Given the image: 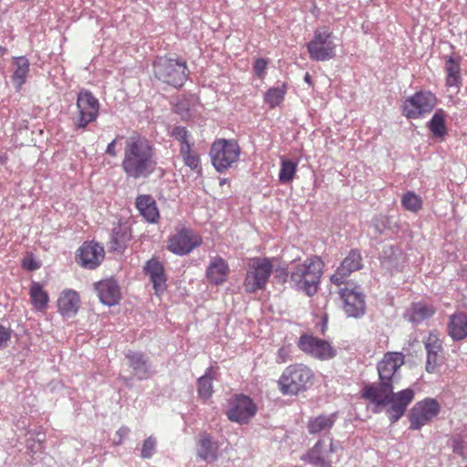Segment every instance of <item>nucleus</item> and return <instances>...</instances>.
<instances>
[{
    "instance_id": "f257e3e1",
    "label": "nucleus",
    "mask_w": 467,
    "mask_h": 467,
    "mask_svg": "<svg viewBox=\"0 0 467 467\" xmlns=\"http://www.w3.org/2000/svg\"><path fill=\"white\" fill-rule=\"evenodd\" d=\"M405 364V356L401 352H387L378 361V383L367 384L361 391V398L368 400L378 406H387V401L400 379V371Z\"/></svg>"
},
{
    "instance_id": "f03ea898",
    "label": "nucleus",
    "mask_w": 467,
    "mask_h": 467,
    "mask_svg": "<svg viewBox=\"0 0 467 467\" xmlns=\"http://www.w3.org/2000/svg\"><path fill=\"white\" fill-rule=\"evenodd\" d=\"M155 150L142 135H132L126 140L121 168L127 177L134 180L148 177L155 170Z\"/></svg>"
},
{
    "instance_id": "7ed1b4c3",
    "label": "nucleus",
    "mask_w": 467,
    "mask_h": 467,
    "mask_svg": "<svg viewBox=\"0 0 467 467\" xmlns=\"http://www.w3.org/2000/svg\"><path fill=\"white\" fill-rule=\"evenodd\" d=\"M323 262L320 257L310 256L305 261H293L289 271L282 269L285 279L290 276L291 283L308 296L317 292V286L323 274Z\"/></svg>"
},
{
    "instance_id": "20e7f679",
    "label": "nucleus",
    "mask_w": 467,
    "mask_h": 467,
    "mask_svg": "<svg viewBox=\"0 0 467 467\" xmlns=\"http://www.w3.org/2000/svg\"><path fill=\"white\" fill-rule=\"evenodd\" d=\"M152 67L157 79L174 88L182 87L190 75L186 60L180 57L161 55L154 58Z\"/></svg>"
},
{
    "instance_id": "39448f33",
    "label": "nucleus",
    "mask_w": 467,
    "mask_h": 467,
    "mask_svg": "<svg viewBox=\"0 0 467 467\" xmlns=\"http://www.w3.org/2000/svg\"><path fill=\"white\" fill-rule=\"evenodd\" d=\"M314 379L315 374L311 368L306 364L296 363L288 365L282 371L277 386L283 395H298L307 390Z\"/></svg>"
},
{
    "instance_id": "423d86ee",
    "label": "nucleus",
    "mask_w": 467,
    "mask_h": 467,
    "mask_svg": "<svg viewBox=\"0 0 467 467\" xmlns=\"http://www.w3.org/2000/svg\"><path fill=\"white\" fill-rule=\"evenodd\" d=\"M438 98L431 90L421 89L404 99L400 112L407 119H420L434 110Z\"/></svg>"
},
{
    "instance_id": "0eeeda50",
    "label": "nucleus",
    "mask_w": 467,
    "mask_h": 467,
    "mask_svg": "<svg viewBox=\"0 0 467 467\" xmlns=\"http://www.w3.org/2000/svg\"><path fill=\"white\" fill-rule=\"evenodd\" d=\"M241 147L234 139H216L210 148V157L214 169L223 172L238 161Z\"/></svg>"
},
{
    "instance_id": "6e6552de",
    "label": "nucleus",
    "mask_w": 467,
    "mask_h": 467,
    "mask_svg": "<svg viewBox=\"0 0 467 467\" xmlns=\"http://www.w3.org/2000/svg\"><path fill=\"white\" fill-rule=\"evenodd\" d=\"M273 261L268 257L252 258L244 280L245 291L253 294L263 290L273 272Z\"/></svg>"
},
{
    "instance_id": "1a4fd4ad",
    "label": "nucleus",
    "mask_w": 467,
    "mask_h": 467,
    "mask_svg": "<svg viewBox=\"0 0 467 467\" xmlns=\"http://www.w3.org/2000/svg\"><path fill=\"white\" fill-rule=\"evenodd\" d=\"M308 54L315 61H327L337 54V45L333 41V32L327 27H318L314 38L307 44Z\"/></svg>"
},
{
    "instance_id": "9d476101",
    "label": "nucleus",
    "mask_w": 467,
    "mask_h": 467,
    "mask_svg": "<svg viewBox=\"0 0 467 467\" xmlns=\"http://www.w3.org/2000/svg\"><path fill=\"white\" fill-rule=\"evenodd\" d=\"M344 287L338 290V295L343 301V309L348 317H358L365 313V295L361 287L354 283H346Z\"/></svg>"
},
{
    "instance_id": "9b49d317",
    "label": "nucleus",
    "mask_w": 467,
    "mask_h": 467,
    "mask_svg": "<svg viewBox=\"0 0 467 467\" xmlns=\"http://www.w3.org/2000/svg\"><path fill=\"white\" fill-rule=\"evenodd\" d=\"M297 347L304 353L319 360H329V358L337 357V350L330 342L311 334L301 335Z\"/></svg>"
},
{
    "instance_id": "f8f14e48",
    "label": "nucleus",
    "mask_w": 467,
    "mask_h": 467,
    "mask_svg": "<svg viewBox=\"0 0 467 467\" xmlns=\"http://www.w3.org/2000/svg\"><path fill=\"white\" fill-rule=\"evenodd\" d=\"M78 128H86L93 123L99 116V102L90 90L82 89L77 98Z\"/></svg>"
},
{
    "instance_id": "ddd939ff",
    "label": "nucleus",
    "mask_w": 467,
    "mask_h": 467,
    "mask_svg": "<svg viewBox=\"0 0 467 467\" xmlns=\"http://www.w3.org/2000/svg\"><path fill=\"white\" fill-rule=\"evenodd\" d=\"M202 237L189 228H182L168 239V250L175 254H187L202 245Z\"/></svg>"
},
{
    "instance_id": "4468645a",
    "label": "nucleus",
    "mask_w": 467,
    "mask_h": 467,
    "mask_svg": "<svg viewBox=\"0 0 467 467\" xmlns=\"http://www.w3.org/2000/svg\"><path fill=\"white\" fill-rule=\"evenodd\" d=\"M441 410V404L434 398H426L418 401L410 413V428L417 430L434 420Z\"/></svg>"
},
{
    "instance_id": "2eb2a0df",
    "label": "nucleus",
    "mask_w": 467,
    "mask_h": 467,
    "mask_svg": "<svg viewBox=\"0 0 467 467\" xmlns=\"http://www.w3.org/2000/svg\"><path fill=\"white\" fill-rule=\"evenodd\" d=\"M227 416L230 420L247 422L256 414V405L247 395L237 394L229 400Z\"/></svg>"
},
{
    "instance_id": "dca6fc26",
    "label": "nucleus",
    "mask_w": 467,
    "mask_h": 467,
    "mask_svg": "<svg viewBox=\"0 0 467 467\" xmlns=\"http://www.w3.org/2000/svg\"><path fill=\"white\" fill-rule=\"evenodd\" d=\"M362 254L358 250H350L348 256L344 258L341 265L337 268L334 275L330 276V281L336 286L348 283V276L353 272L362 268Z\"/></svg>"
},
{
    "instance_id": "f3484780",
    "label": "nucleus",
    "mask_w": 467,
    "mask_h": 467,
    "mask_svg": "<svg viewBox=\"0 0 467 467\" xmlns=\"http://www.w3.org/2000/svg\"><path fill=\"white\" fill-rule=\"evenodd\" d=\"M415 398V393L411 388H406L394 393L392 390L387 401L389 405L387 413L389 420L395 422L403 416L409 403L412 402Z\"/></svg>"
},
{
    "instance_id": "a211bd4d",
    "label": "nucleus",
    "mask_w": 467,
    "mask_h": 467,
    "mask_svg": "<svg viewBox=\"0 0 467 467\" xmlns=\"http://www.w3.org/2000/svg\"><path fill=\"white\" fill-rule=\"evenodd\" d=\"M104 257V247L94 242L84 243L80 248H78L77 254L78 265L88 269L97 268V266L101 264Z\"/></svg>"
},
{
    "instance_id": "6ab92c4d",
    "label": "nucleus",
    "mask_w": 467,
    "mask_h": 467,
    "mask_svg": "<svg viewBox=\"0 0 467 467\" xmlns=\"http://www.w3.org/2000/svg\"><path fill=\"white\" fill-rule=\"evenodd\" d=\"M230 272L227 261L222 256H214L206 269V276L210 283L220 285L226 282Z\"/></svg>"
},
{
    "instance_id": "aec40b11",
    "label": "nucleus",
    "mask_w": 467,
    "mask_h": 467,
    "mask_svg": "<svg viewBox=\"0 0 467 467\" xmlns=\"http://www.w3.org/2000/svg\"><path fill=\"white\" fill-rule=\"evenodd\" d=\"M79 303L80 298L77 291L71 289L63 290L57 299L58 312L66 317H72L76 315Z\"/></svg>"
},
{
    "instance_id": "412c9836",
    "label": "nucleus",
    "mask_w": 467,
    "mask_h": 467,
    "mask_svg": "<svg viewBox=\"0 0 467 467\" xmlns=\"http://www.w3.org/2000/svg\"><path fill=\"white\" fill-rule=\"evenodd\" d=\"M135 206L140 215L150 223H155L160 218V212L155 199L150 194H140L135 200Z\"/></svg>"
},
{
    "instance_id": "4be33fe9",
    "label": "nucleus",
    "mask_w": 467,
    "mask_h": 467,
    "mask_svg": "<svg viewBox=\"0 0 467 467\" xmlns=\"http://www.w3.org/2000/svg\"><path fill=\"white\" fill-rule=\"evenodd\" d=\"M144 271L146 275L150 276L156 294L166 289L167 276L164 273L161 262L155 260V258H151L147 262Z\"/></svg>"
},
{
    "instance_id": "5701e85b",
    "label": "nucleus",
    "mask_w": 467,
    "mask_h": 467,
    "mask_svg": "<svg viewBox=\"0 0 467 467\" xmlns=\"http://www.w3.org/2000/svg\"><path fill=\"white\" fill-rule=\"evenodd\" d=\"M96 290L100 301L107 304V306H114V304L119 303L121 297L119 287L112 279L101 280L97 283Z\"/></svg>"
},
{
    "instance_id": "b1692460",
    "label": "nucleus",
    "mask_w": 467,
    "mask_h": 467,
    "mask_svg": "<svg viewBox=\"0 0 467 467\" xmlns=\"http://www.w3.org/2000/svg\"><path fill=\"white\" fill-rule=\"evenodd\" d=\"M447 335L453 340H462L467 338V314L464 312H456L448 318Z\"/></svg>"
},
{
    "instance_id": "393cba45",
    "label": "nucleus",
    "mask_w": 467,
    "mask_h": 467,
    "mask_svg": "<svg viewBox=\"0 0 467 467\" xmlns=\"http://www.w3.org/2000/svg\"><path fill=\"white\" fill-rule=\"evenodd\" d=\"M197 454L206 462H214L218 458L219 446L213 441L211 434L202 431L199 435Z\"/></svg>"
},
{
    "instance_id": "a878e982",
    "label": "nucleus",
    "mask_w": 467,
    "mask_h": 467,
    "mask_svg": "<svg viewBox=\"0 0 467 467\" xmlns=\"http://www.w3.org/2000/svg\"><path fill=\"white\" fill-rule=\"evenodd\" d=\"M337 421V413H330L329 415H318L310 417L307 421L308 432L312 435H317L323 431H330L335 422Z\"/></svg>"
},
{
    "instance_id": "bb28decb",
    "label": "nucleus",
    "mask_w": 467,
    "mask_h": 467,
    "mask_svg": "<svg viewBox=\"0 0 467 467\" xmlns=\"http://www.w3.org/2000/svg\"><path fill=\"white\" fill-rule=\"evenodd\" d=\"M445 83L448 88H460L462 83L460 60L453 57H445Z\"/></svg>"
},
{
    "instance_id": "cd10ccee",
    "label": "nucleus",
    "mask_w": 467,
    "mask_h": 467,
    "mask_svg": "<svg viewBox=\"0 0 467 467\" xmlns=\"http://www.w3.org/2000/svg\"><path fill=\"white\" fill-rule=\"evenodd\" d=\"M31 306L40 313H46L49 306V294L40 283H31Z\"/></svg>"
},
{
    "instance_id": "c85d7f7f",
    "label": "nucleus",
    "mask_w": 467,
    "mask_h": 467,
    "mask_svg": "<svg viewBox=\"0 0 467 467\" xmlns=\"http://www.w3.org/2000/svg\"><path fill=\"white\" fill-rule=\"evenodd\" d=\"M427 127L434 137H437L438 139H444L448 134L446 127V113L444 109H436L431 119L427 123Z\"/></svg>"
},
{
    "instance_id": "c756f323",
    "label": "nucleus",
    "mask_w": 467,
    "mask_h": 467,
    "mask_svg": "<svg viewBox=\"0 0 467 467\" xmlns=\"http://www.w3.org/2000/svg\"><path fill=\"white\" fill-rule=\"evenodd\" d=\"M325 441L324 440H318L314 446L308 450L306 457L308 458V462L312 465H317L318 462H323L324 459H331L330 453L334 451V441L331 439L329 447L327 450L324 449Z\"/></svg>"
},
{
    "instance_id": "7c9ffc66",
    "label": "nucleus",
    "mask_w": 467,
    "mask_h": 467,
    "mask_svg": "<svg viewBox=\"0 0 467 467\" xmlns=\"http://www.w3.org/2000/svg\"><path fill=\"white\" fill-rule=\"evenodd\" d=\"M435 313L434 306L425 302H416L409 308V318L412 322H420L433 317Z\"/></svg>"
},
{
    "instance_id": "2f4dec72",
    "label": "nucleus",
    "mask_w": 467,
    "mask_h": 467,
    "mask_svg": "<svg viewBox=\"0 0 467 467\" xmlns=\"http://www.w3.org/2000/svg\"><path fill=\"white\" fill-rule=\"evenodd\" d=\"M214 377L213 375V368H208L202 377L197 379V391L198 396L201 399L208 400L213 394V380Z\"/></svg>"
},
{
    "instance_id": "473e14b6",
    "label": "nucleus",
    "mask_w": 467,
    "mask_h": 467,
    "mask_svg": "<svg viewBox=\"0 0 467 467\" xmlns=\"http://www.w3.org/2000/svg\"><path fill=\"white\" fill-rule=\"evenodd\" d=\"M298 170L297 161L283 157L280 161L279 181L281 183H289L296 175Z\"/></svg>"
},
{
    "instance_id": "72a5a7b5",
    "label": "nucleus",
    "mask_w": 467,
    "mask_h": 467,
    "mask_svg": "<svg viewBox=\"0 0 467 467\" xmlns=\"http://www.w3.org/2000/svg\"><path fill=\"white\" fill-rule=\"evenodd\" d=\"M180 157L188 168L192 170L200 168V155L197 150H195L193 142H190L188 146L185 145L180 150Z\"/></svg>"
},
{
    "instance_id": "f704fd0d",
    "label": "nucleus",
    "mask_w": 467,
    "mask_h": 467,
    "mask_svg": "<svg viewBox=\"0 0 467 467\" xmlns=\"http://www.w3.org/2000/svg\"><path fill=\"white\" fill-rule=\"evenodd\" d=\"M401 205L410 213H419L423 207V199L413 191L405 192L401 200Z\"/></svg>"
},
{
    "instance_id": "c9c22d12",
    "label": "nucleus",
    "mask_w": 467,
    "mask_h": 467,
    "mask_svg": "<svg viewBox=\"0 0 467 467\" xmlns=\"http://www.w3.org/2000/svg\"><path fill=\"white\" fill-rule=\"evenodd\" d=\"M286 93V84L283 83L280 87L270 88L265 95V101L270 109L280 105L283 102Z\"/></svg>"
},
{
    "instance_id": "e433bc0d",
    "label": "nucleus",
    "mask_w": 467,
    "mask_h": 467,
    "mask_svg": "<svg viewBox=\"0 0 467 467\" xmlns=\"http://www.w3.org/2000/svg\"><path fill=\"white\" fill-rule=\"evenodd\" d=\"M16 68L13 75V82L16 89H20L21 86L26 82L28 72V61L26 57H18L16 60Z\"/></svg>"
},
{
    "instance_id": "4c0bfd02",
    "label": "nucleus",
    "mask_w": 467,
    "mask_h": 467,
    "mask_svg": "<svg viewBox=\"0 0 467 467\" xmlns=\"http://www.w3.org/2000/svg\"><path fill=\"white\" fill-rule=\"evenodd\" d=\"M444 362V350L442 352L428 354L426 356L425 369L428 373H437Z\"/></svg>"
},
{
    "instance_id": "58836bf2",
    "label": "nucleus",
    "mask_w": 467,
    "mask_h": 467,
    "mask_svg": "<svg viewBox=\"0 0 467 467\" xmlns=\"http://www.w3.org/2000/svg\"><path fill=\"white\" fill-rule=\"evenodd\" d=\"M423 343L427 355L443 351L442 340L435 331H431Z\"/></svg>"
},
{
    "instance_id": "ea45409f",
    "label": "nucleus",
    "mask_w": 467,
    "mask_h": 467,
    "mask_svg": "<svg viewBox=\"0 0 467 467\" xmlns=\"http://www.w3.org/2000/svg\"><path fill=\"white\" fill-rule=\"evenodd\" d=\"M130 239V234L128 231H122L121 228L114 230L110 242V248L117 251L125 249L127 243Z\"/></svg>"
},
{
    "instance_id": "a19ab883",
    "label": "nucleus",
    "mask_w": 467,
    "mask_h": 467,
    "mask_svg": "<svg viewBox=\"0 0 467 467\" xmlns=\"http://www.w3.org/2000/svg\"><path fill=\"white\" fill-rule=\"evenodd\" d=\"M171 136L180 142V150H182L183 146H189L191 142L192 135L185 127L173 128Z\"/></svg>"
},
{
    "instance_id": "79ce46f5",
    "label": "nucleus",
    "mask_w": 467,
    "mask_h": 467,
    "mask_svg": "<svg viewBox=\"0 0 467 467\" xmlns=\"http://www.w3.org/2000/svg\"><path fill=\"white\" fill-rule=\"evenodd\" d=\"M130 368H132L135 371H147V360L142 354L131 353L128 354Z\"/></svg>"
},
{
    "instance_id": "37998d69",
    "label": "nucleus",
    "mask_w": 467,
    "mask_h": 467,
    "mask_svg": "<svg viewBox=\"0 0 467 467\" xmlns=\"http://www.w3.org/2000/svg\"><path fill=\"white\" fill-rule=\"evenodd\" d=\"M157 446V440L153 436H149L143 441L140 451V456L143 458H150L154 454Z\"/></svg>"
},
{
    "instance_id": "c03bdc74",
    "label": "nucleus",
    "mask_w": 467,
    "mask_h": 467,
    "mask_svg": "<svg viewBox=\"0 0 467 467\" xmlns=\"http://www.w3.org/2000/svg\"><path fill=\"white\" fill-rule=\"evenodd\" d=\"M269 61L267 58H256L254 63V70L258 78H264Z\"/></svg>"
},
{
    "instance_id": "a18cd8bd",
    "label": "nucleus",
    "mask_w": 467,
    "mask_h": 467,
    "mask_svg": "<svg viewBox=\"0 0 467 467\" xmlns=\"http://www.w3.org/2000/svg\"><path fill=\"white\" fill-rule=\"evenodd\" d=\"M11 333L8 328L0 325V348H5L10 340Z\"/></svg>"
},
{
    "instance_id": "49530a36",
    "label": "nucleus",
    "mask_w": 467,
    "mask_h": 467,
    "mask_svg": "<svg viewBox=\"0 0 467 467\" xmlns=\"http://www.w3.org/2000/svg\"><path fill=\"white\" fill-rule=\"evenodd\" d=\"M116 140L117 139H114L111 142H109L107 146L106 152L107 154H109L111 157H116L117 150H116Z\"/></svg>"
},
{
    "instance_id": "de8ad7c7",
    "label": "nucleus",
    "mask_w": 467,
    "mask_h": 467,
    "mask_svg": "<svg viewBox=\"0 0 467 467\" xmlns=\"http://www.w3.org/2000/svg\"><path fill=\"white\" fill-rule=\"evenodd\" d=\"M22 267L25 270L29 271V255H28V254H26V255H25L22 260Z\"/></svg>"
},
{
    "instance_id": "09e8293b",
    "label": "nucleus",
    "mask_w": 467,
    "mask_h": 467,
    "mask_svg": "<svg viewBox=\"0 0 467 467\" xmlns=\"http://www.w3.org/2000/svg\"><path fill=\"white\" fill-rule=\"evenodd\" d=\"M331 462H332L331 460H327V458H326L324 461L320 462L316 466L317 467H332Z\"/></svg>"
},
{
    "instance_id": "8fccbe9b",
    "label": "nucleus",
    "mask_w": 467,
    "mask_h": 467,
    "mask_svg": "<svg viewBox=\"0 0 467 467\" xmlns=\"http://www.w3.org/2000/svg\"><path fill=\"white\" fill-rule=\"evenodd\" d=\"M39 266H40L39 262H36V261L32 260V258H31V272H32V270L39 268Z\"/></svg>"
},
{
    "instance_id": "3c124183",
    "label": "nucleus",
    "mask_w": 467,
    "mask_h": 467,
    "mask_svg": "<svg viewBox=\"0 0 467 467\" xmlns=\"http://www.w3.org/2000/svg\"><path fill=\"white\" fill-rule=\"evenodd\" d=\"M304 80L308 83V84H312V80H311V75H309V73H306L305 75V78H304Z\"/></svg>"
},
{
    "instance_id": "603ef678",
    "label": "nucleus",
    "mask_w": 467,
    "mask_h": 467,
    "mask_svg": "<svg viewBox=\"0 0 467 467\" xmlns=\"http://www.w3.org/2000/svg\"><path fill=\"white\" fill-rule=\"evenodd\" d=\"M6 49L5 47H0V56H4L6 53Z\"/></svg>"
},
{
    "instance_id": "864d4df0",
    "label": "nucleus",
    "mask_w": 467,
    "mask_h": 467,
    "mask_svg": "<svg viewBox=\"0 0 467 467\" xmlns=\"http://www.w3.org/2000/svg\"><path fill=\"white\" fill-rule=\"evenodd\" d=\"M129 431V429L128 428H120L119 430V432H123V433H127Z\"/></svg>"
}]
</instances>
